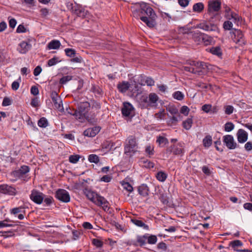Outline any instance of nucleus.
I'll use <instances>...</instances> for the list:
<instances>
[{"instance_id":"obj_1","label":"nucleus","mask_w":252,"mask_h":252,"mask_svg":"<svg viewBox=\"0 0 252 252\" xmlns=\"http://www.w3.org/2000/svg\"><path fill=\"white\" fill-rule=\"evenodd\" d=\"M141 13L144 12L149 17L142 16L140 20L150 28H153L156 25V19L157 17L153 9L145 2L140 4Z\"/></svg>"},{"instance_id":"obj_2","label":"nucleus","mask_w":252,"mask_h":252,"mask_svg":"<svg viewBox=\"0 0 252 252\" xmlns=\"http://www.w3.org/2000/svg\"><path fill=\"white\" fill-rule=\"evenodd\" d=\"M189 65L184 66V70L198 75H203L207 71V65L204 62L196 61L187 62Z\"/></svg>"},{"instance_id":"obj_3","label":"nucleus","mask_w":252,"mask_h":252,"mask_svg":"<svg viewBox=\"0 0 252 252\" xmlns=\"http://www.w3.org/2000/svg\"><path fill=\"white\" fill-rule=\"evenodd\" d=\"M90 103L87 101L80 104L77 110L68 112V114L75 116L76 119H81L86 116L89 110Z\"/></svg>"},{"instance_id":"obj_4","label":"nucleus","mask_w":252,"mask_h":252,"mask_svg":"<svg viewBox=\"0 0 252 252\" xmlns=\"http://www.w3.org/2000/svg\"><path fill=\"white\" fill-rule=\"evenodd\" d=\"M138 148V144L134 136H129L126 141L125 153L130 155L131 153H134Z\"/></svg>"},{"instance_id":"obj_5","label":"nucleus","mask_w":252,"mask_h":252,"mask_svg":"<svg viewBox=\"0 0 252 252\" xmlns=\"http://www.w3.org/2000/svg\"><path fill=\"white\" fill-rule=\"evenodd\" d=\"M51 102L52 103L55 108L59 111H63V107L62 100L56 92H52L50 94Z\"/></svg>"},{"instance_id":"obj_6","label":"nucleus","mask_w":252,"mask_h":252,"mask_svg":"<svg viewBox=\"0 0 252 252\" xmlns=\"http://www.w3.org/2000/svg\"><path fill=\"white\" fill-rule=\"evenodd\" d=\"M230 33L232 39L236 44H238L241 46H243L246 44L244 34L241 30L234 29Z\"/></svg>"},{"instance_id":"obj_7","label":"nucleus","mask_w":252,"mask_h":252,"mask_svg":"<svg viewBox=\"0 0 252 252\" xmlns=\"http://www.w3.org/2000/svg\"><path fill=\"white\" fill-rule=\"evenodd\" d=\"M221 9V1L220 0H212L208 1V13L214 15Z\"/></svg>"},{"instance_id":"obj_8","label":"nucleus","mask_w":252,"mask_h":252,"mask_svg":"<svg viewBox=\"0 0 252 252\" xmlns=\"http://www.w3.org/2000/svg\"><path fill=\"white\" fill-rule=\"evenodd\" d=\"M56 197L60 201L67 203L70 200V195L67 191L64 189H59L56 192Z\"/></svg>"},{"instance_id":"obj_9","label":"nucleus","mask_w":252,"mask_h":252,"mask_svg":"<svg viewBox=\"0 0 252 252\" xmlns=\"http://www.w3.org/2000/svg\"><path fill=\"white\" fill-rule=\"evenodd\" d=\"M159 99L158 95L154 93H150L148 97H146L144 101L147 103V106L150 107H157L158 101Z\"/></svg>"},{"instance_id":"obj_10","label":"nucleus","mask_w":252,"mask_h":252,"mask_svg":"<svg viewBox=\"0 0 252 252\" xmlns=\"http://www.w3.org/2000/svg\"><path fill=\"white\" fill-rule=\"evenodd\" d=\"M197 28L207 32L216 31L218 30L217 25L206 21L198 24Z\"/></svg>"},{"instance_id":"obj_11","label":"nucleus","mask_w":252,"mask_h":252,"mask_svg":"<svg viewBox=\"0 0 252 252\" xmlns=\"http://www.w3.org/2000/svg\"><path fill=\"white\" fill-rule=\"evenodd\" d=\"M223 142L230 150H233L237 148V144L234 141V138L231 135H226L223 137Z\"/></svg>"},{"instance_id":"obj_12","label":"nucleus","mask_w":252,"mask_h":252,"mask_svg":"<svg viewBox=\"0 0 252 252\" xmlns=\"http://www.w3.org/2000/svg\"><path fill=\"white\" fill-rule=\"evenodd\" d=\"M44 197V195L41 192L36 190H33L30 195L31 199L34 203L40 204Z\"/></svg>"},{"instance_id":"obj_13","label":"nucleus","mask_w":252,"mask_h":252,"mask_svg":"<svg viewBox=\"0 0 252 252\" xmlns=\"http://www.w3.org/2000/svg\"><path fill=\"white\" fill-rule=\"evenodd\" d=\"M0 193L9 195H15L17 191L12 186L7 184H3L0 185Z\"/></svg>"},{"instance_id":"obj_14","label":"nucleus","mask_w":252,"mask_h":252,"mask_svg":"<svg viewBox=\"0 0 252 252\" xmlns=\"http://www.w3.org/2000/svg\"><path fill=\"white\" fill-rule=\"evenodd\" d=\"M133 110L134 107L132 104L128 102H125L122 108V114L124 116L129 117Z\"/></svg>"},{"instance_id":"obj_15","label":"nucleus","mask_w":252,"mask_h":252,"mask_svg":"<svg viewBox=\"0 0 252 252\" xmlns=\"http://www.w3.org/2000/svg\"><path fill=\"white\" fill-rule=\"evenodd\" d=\"M237 140L240 143H244L248 139V133L243 129H239L237 133Z\"/></svg>"},{"instance_id":"obj_16","label":"nucleus","mask_w":252,"mask_h":252,"mask_svg":"<svg viewBox=\"0 0 252 252\" xmlns=\"http://www.w3.org/2000/svg\"><path fill=\"white\" fill-rule=\"evenodd\" d=\"M100 127L94 126L89 128L84 131V135L87 137H94L100 130Z\"/></svg>"},{"instance_id":"obj_17","label":"nucleus","mask_w":252,"mask_h":252,"mask_svg":"<svg viewBox=\"0 0 252 252\" xmlns=\"http://www.w3.org/2000/svg\"><path fill=\"white\" fill-rule=\"evenodd\" d=\"M85 194L87 198L95 204H96L97 201L98 197H100L99 194L91 190H86Z\"/></svg>"},{"instance_id":"obj_18","label":"nucleus","mask_w":252,"mask_h":252,"mask_svg":"<svg viewBox=\"0 0 252 252\" xmlns=\"http://www.w3.org/2000/svg\"><path fill=\"white\" fill-rule=\"evenodd\" d=\"M225 17L229 21L231 20V22H233L237 25H239V24L241 23L242 20L241 17L240 16L238 13L234 12L226 15Z\"/></svg>"},{"instance_id":"obj_19","label":"nucleus","mask_w":252,"mask_h":252,"mask_svg":"<svg viewBox=\"0 0 252 252\" xmlns=\"http://www.w3.org/2000/svg\"><path fill=\"white\" fill-rule=\"evenodd\" d=\"M95 205L101 207L104 211H107L109 209L108 201L104 197L101 196L98 197Z\"/></svg>"},{"instance_id":"obj_20","label":"nucleus","mask_w":252,"mask_h":252,"mask_svg":"<svg viewBox=\"0 0 252 252\" xmlns=\"http://www.w3.org/2000/svg\"><path fill=\"white\" fill-rule=\"evenodd\" d=\"M95 205L101 207L104 211H107L109 209L108 201L104 197L101 196L98 197Z\"/></svg>"},{"instance_id":"obj_21","label":"nucleus","mask_w":252,"mask_h":252,"mask_svg":"<svg viewBox=\"0 0 252 252\" xmlns=\"http://www.w3.org/2000/svg\"><path fill=\"white\" fill-rule=\"evenodd\" d=\"M171 150L170 152H172L174 155H179L183 153L184 148L183 143H178L176 145H173L171 146Z\"/></svg>"},{"instance_id":"obj_22","label":"nucleus","mask_w":252,"mask_h":252,"mask_svg":"<svg viewBox=\"0 0 252 252\" xmlns=\"http://www.w3.org/2000/svg\"><path fill=\"white\" fill-rule=\"evenodd\" d=\"M131 85L128 82L126 81H123L117 85L118 91L122 93H125L127 91L131 90Z\"/></svg>"},{"instance_id":"obj_23","label":"nucleus","mask_w":252,"mask_h":252,"mask_svg":"<svg viewBox=\"0 0 252 252\" xmlns=\"http://www.w3.org/2000/svg\"><path fill=\"white\" fill-rule=\"evenodd\" d=\"M130 222L138 227H142L145 230H149V227L148 225L146 224L145 222L142 220L137 219L135 217L130 218Z\"/></svg>"},{"instance_id":"obj_24","label":"nucleus","mask_w":252,"mask_h":252,"mask_svg":"<svg viewBox=\"0 0 252 252\" xmlns=\"http://www.w3.org/2000/svg\"><path fill=\"white\" fill-rule=\"evenodd\" d=\"M29 171V167L26 165H23L21 168L13 172V175L18 178L22 177Z\"/></svg>"},{"instance_id":"obj_25","label":"nucleus","mask_w":252,"mask_h":252,"mask_svg":"<svg viewBox=\"0 0 252 252\" xmlns=\"http://www.w3.org/2000/svg\"><path fill=\"white\" fill-rule=\"evenodd\" d=\"M31 45L25 41L21 42L17 48V50L21 54H25L31 48Z\"/></svg>"},{"instance_id":"obj_26","label":"nucleus","mask_w":252,"mask_h":252,"mask_svg":"<svg viewBox=\"0 0 252 252\" xmlns=\"http://www.w3.org/2000/svg\"><path fill=\"white\" fill-rule=\"evenodd\" d=\"M139 193L143 196L149 195V189L146 184H142L138 188Z\"/></svg>"},{"instance_id":"obj_27","label":"nucleus","mask_w":252,"mask_h":252,"mask_svg":"<svg viewBox=\"0 0 252 252\" xmlns=\"http://www.w3.org/2000/svg\"><path fill=\"white\" fill-rule=\"evenodd\" d=\"M147 236V235L146 234H144V235L141 236V235H138L136 237V242L137 245L142 247L144 245H145L147 243V240H146V237Z\"/></svg>"},{"instance_id":"obj_28","label":"nucleus","mask_w":252,"mask_h":252,"mask_svg":"<svg viewBox=\"0 0 252 252\" xmlns=\"http://www.w3.org/2000/svg\"><path fill=\"white\" fill-rule=\"evenodd\" d=\"M61 44L59 40H52L48 43V50L58 49L61 46Z\"/></svg>"},{"instance_id":"obj_29","label":"nucleus","mask_w":252,"mask_h":252,"mask_svg":"<svg viewBox=\"0 0 252 252\" xmlns=\"http://www.w3.org/2000/svg\"><path fill=\"white\" fill-rule=\"evenodd\" d=\"M202 32H201L199 31H196L194 32L192 35V38L193 40L197 43V44H201V41H202Z\"/></svg>"},{"instance_id":"obj_30","label":"nucleus","mask_w":252,"mask_h":252,"mask_svg":"<svg viewBox=\"0 0 252 252\" xmlns=\"http://www.w3.org/2000/svg\"><path fill=\"white\" fill-rule=\"evenodd\" d=\"M142 79L141 81L143 80V82L141 83V85H145L146 84L149 86H153L155 85V81L152 78L146 76L142 77Z\"/></svg>"},{"instance_id":"obj_31","label":"nucleus","mask_w":252,"mask_h":252,"mask_svg":"<svg viewBox=\"0 0 252 252\" xmlns=\"http://www.w3.org/2000/svg\"><path fill=\"white\" fill-rule=\"evenodd\" d=\"M156 177L158 181L161 182H163L166 180V179L167 177V175L165 172L162 171H158V172H157V173L156 174Z\"/></svg>"},{"instance_id":"obj_32","label":"nucleus","mask_w":252,"mask_h":252,"mask_svg":"<svg viewBox=\"0 0 252 252\" xmlns=\"http://www.w3.org/2000/svg\"><path fill=\"white\" fill-rule=\"evenodd\" d=\"M212 144V138L210 135L206 136L203 139V145L204 147L208 148Z\"/></svg>"},{"instance_id":"obj_33","label":"nucleus","mask_w":252,"mask_h":252,"mask_svg":"<svg viewBox=\"0 0 252 252\" xmlns=\"http://www.w3.org/2000/svg\"><path fill=\"white\" fill-rule=\"evenodd\" d=\"M156 142L159 145L162 147L168 143V139L166 137L161 135L157 136Z\"/></svg>"},{"instance_id":"obj_34","label":"nucleus","mask_w":252,"mask_h":252,"mask_svg":"<svg viewBox=\"0 0 252 252\" xmlns=\"http://www.w3.org/2000/svg\"><path fill=\"white\" fill-rule=\"evenodd\" d=\"M201 43H203L205 45H209L211 43L212 38L208 35L203 33L202 35Z\"/></svg>"},{"instance_id":"obj_35","label":"nucleus","mask_w":252,"mask_h":252,"mask_svg":"<svg viewBox=\"0 0 252 252\" xmlns=\"http://www.w3.org/2000/svg\"><path fill=\"white\" fill-rule=\"evenodd\" d=\"M204 4H203V3L198 2V3H195L193 5L192 9L194 12L200 13L202 11V10L204 9Z\"/></svg>"},{"instance_id":"obj_36","label":"nucleus","mask_w":252,"mask_h":252,"mask_svg":"<svg viewBox=\"0 0 252 252\" xmlns=\"http://www.w3.org/2000/svg\"><path fill=\"white\" fill-rule=\"evenodd\" d=\"M192 119L191 118H188L186 120L183 121V126L185 129L189 130L192 126Z\"/></svg>"},{"instance_id":"obj_37","label":"nucleus","mask_w":252,"mask_h":252,"mask_svg":"<svg viewBox=\"0 0 252 252\" xmlns=\"http://www.w3.org/2000/svg\"><path fill=\"white\" fill-rule=\"evenodd\" d=\"M62 61L60 57L54 56L53 58L48 60V66H51L56 65Z\"/></svg>"},{"instance_id":"obj_38","label":"nucleus","mask_w":252,"mask_h":252,"mask_svg":"<svg viewBox=\"0 0 252 252\" xmlns=\"http://www.w3.org/2000/svg\"><path fill=\"white\" fill-rule=\"evenodd\" d=\"M146 235H147L146 240L148 244L153 245L157 243L158 239L156 235H150L148 233H146Z\"/></svg>"},{"instance_id":"obj_39","label":"nucleus","mask_w":252,"mask_h":252,"mask_svg":"<svg viewBox=\"0 0 252 252\" xmlns=\"http://www.w3.org/2000/svg\"><path fill=\"white\" fill-rule=\"evenodd\" d=\"M210 52L214 55L220 56L222 55L221 49L219 46L213 47L210 49Z\"/></svg>"},{"instance_id":"obj_40","label":"nucleus","mask_w":252,"mask_h":252,"mask_svg":"<svg viewBox=\"0 0 252 252\" xmlns=\"http://www.w3.org/2000/svg\"><path fill=\"white\" fill-rule=\"evenodd\" d=\"M173 97L179 101H181L184 99L185 95L180 91H176L172 94Z\"/></svg>"},{"instance_id":"obj_41","label":"nucleus","mask_w":252,"mask_h":252,"mask_svg":"<svg viewBox=\"0 0 252 252\" xmlns=\"http://www.w3.org/2000/svg\"><path fill=\"white\" fill-rule=\"evenodd\" d=\"M88 160L90 162L97 163L99 161V158L96 155L91 154L88 157Z\"/></svg>"},{"instance_id":"obj_42","label":"nucleus","mask_w":252,"mask_h":252,"mask_svg":"<svg viewBox=\"0 0 252 252\" xmlns=\"http://www.w3.org/2000/svg\"><path fill=\"white\" fill-rule=\"evenodd\" d=\"M145 152L149 157L154 155V148L153 146L147 145L145 148Z\"/></svg>"},{"instance_id":"obj_43","label":"nucleus","mask_w":252,"mask_h":252,"mask_svg":"<svg viewBox=\"0 0 252 252\" xmlns=\"http://www.w3.org/2000/svg\"><path fill=\"white\" fill-rule=\"evenodd\" d=\"M65 55L69 57H75L76 55V52L74 49L66 48L64 50Z\"/></svg>"},{"instance_id":"obj_44","label":"nucleus","mask_w":252,"mask_h":252,"mask_svg":"<svg viewBox=\"0 0 252 252\" xmlns=\"http://www.w3.org/2000/svg\"><path fill=\"white\" fill-rule=\"evenodd\" d=\"M71 76H65L62 77L59 81V83L61 85L66 84L67 82L72 80Z\"/></svg>"},{"instance_id":"obj_45","label":"nucleus","mask_w":252,"mask_h":252,"mask_svg":"<svg viewBox=\"0 0 252 252\" xmlns=\"http://www.w3.org/2000/svg\"><path fill=\"white\" fill-rule=\"evenodd\" d=\"M21 82V77H19V78L17 80L14 81L12 83V85H11L12 89L14 91L17 90L19 88L20 83Z\"/></svg>"},{"instance_id":"obj_46","label":"nucleus","mask_w":252,"mask_h":252,"mask_svg":"<svg viewBox=\"0 0 252 252\" xmlns=\"http://www.w3.org/2000/svg\"><path fill=\"white\" fill-rule=\"evenodd\" d=\"M80 158V156L78 155H71L69 157V161L71 163H76Z\"/></svg>"},{"instance_id":"obj_47","label":"nucleus","mask_w":252,"mask_h":252,"mask_svg":"<svg viewBox=\"0 0 252 252\" xmlns=\"http://www.w3.org/2000/svg\"><path fill=\"white\" fill-rule=\"evenodd\" d=\"M234 128V125L231 122H227L224 125V130L225 131L230 132Z\"/></svg>"},{"instance_id":"obj_48","label":"nucleus","mask_w":252,"mask_h":252,"mask_svg":"<svg viewBox=\"0 0 252 252\" xmlns=\"http://www.w3.org/2000/svg\"><path fill=\"white\" fill-rule=\"evenodd\" d=\"M233 23L232 22L227 20L225 21L223 24V28L225 30H230L232 29Z\"/></svg>"},{"instance_id":"obj_49","label":"nucleus","mask_w":252,"mask_h":252,"mask_svg":"<svg viewBox=\"0 0 252 252\" xmlns=\"http://www.w3.org/2000/svg\"><path fill=\"white\" fill-rule=\"evenodd\" d=\"M123 188L127 190L128 192H131L133 191V187L128 182H124L122 184Z\"/></svg>"},{"instance_id":"obj_50","label":"nucleus","mask_w":252,"mask_h":252,"mask_svg":"<svg viewBox=\"0 0 252 252\" xmlns=\"http://www.w3.org/2000/svg\"><path fill=\"white\" fill-rule=\"evenodd\" d=\"M38 125L41 127H46L47 126V119L44 117L40 118L38 122Z\"/></svg>"},{"instance_id":"obj_51","label":"nucleus","mask_w":252,"mask_h":252,"mask_svg":"<svg viewBox=\"0 0 252 252\" xmlns=\"http://www.w3.org/2000/svg\"><path fill=\"white\" fill-rule=\"evenodd\" d=\"M224 108L225 113L227 115L231 114L234 110V107L232 105H226Z\"/></svg>"},{"instance_id":"obj_52","label":"nucleus","mask_w":252,"mask_h":252,"mask_svg":"<svg viewBox=\"0 0 252 252\" xmlns=\"http://www.w3.org/2000/svg\"><path fill=\"white\" fill-rule=\"evenodd\" d=\"M112 179V176H111L110 175H106L102 176L100 179V181L103 182L105 183H109V182H111Z\"/></svg>"},{"instance_id":"obj_53","label":"nucleus","mask_w":252,"mask_h":252,"mask_svg":"<svg viewBox=\"0 0 252 252\" xmlns=\"http://www.w3.org/2000/svg\"><path fill=\"white\" fill-rule=\"evenodd\" d=\"M92 244L97 248H100L103 246V242L97 239H93L92 240Z\"/></svg>"},{"instance_id":"obj_54","label":"nucleus","mask_w":252,"mask_h":252,"mask_svg":"<svg viewBox=\"0 0 252 252\" xmlns=\"http://www.w3.org/2000/svg\"><path fill=\"white\" fill-rule=\"evenodd\" d=\"M165 114L164 113V110H160L159 112L155 114V117L158 120L163 119L165 117Z\"/></svg>"},{"instance_id":"obj_55","label":"nucleus","mask_w":252,"mask_h":252,"mask_svg":"<svg viewBox=\"0 0 252 252\" xmlns=\"http://www.w3.org/2000/svg\"><path fill=\"white\" fill-rule=\"evenodd\" d=\"M242 242L239 240H234L231 243V245L234 249H235L236 247L242 246Z\"/></svg>"},{"instance_id":"obj_56","label":"nucleus","mask_w":252,"mask_h":252,"mask_svg":"<svg viewBox=\"0 0 252 252\" xmlns=\"http://www.w3.org/2000/svg\"><path fill=\"white\" fill-rule=\"evenodd\" d=\"M9 58L5 53L0 52V63H2L5 61L7 62Z\"/></svg>"},{"instance_id":"obj_57","label":"nucleus","mask_w":252,"mask_h":252,"mask_svg":"<svg viewBox=\"0 0 252 252\" xmlns=\"http://www.w3.org/2000/svg\"><path fill=\"white\" fill-rule=\"evenodd\" d=\"M71 62L76 63H81L82 61V58L80 55L75 56V57H73L70 60Z\"/></svg>"},{"instance_id":"obj_58","label":"nucleus","mask_w":252,"mask_h":252,"mask_svg":"<svg viewBox=\"0 0 252 252\" xmlns=\"http://www.w3.org/2000/svg\"><path fill=\"white\" fill-rule=\"evenodd\" d=\"M91 91L96 94H101V90L100 89L99 87L97 86H95V85H93L92 88H91Z\"/></svg>"},{"instance_id":"obj_59","label":"nucleus","mask_w":252,"mask_h":252,"mask_svg":"<svg viewBox=\"0 0 252 252\" xmlns=\"http://www.w3.org/2000/svg\"><path fill=\"white\" fill-rule=\"evenodd\" d=\"M189 109L187 106H183L181 107L180 110L181 113L184 114L185 116H187L189 113Z\"/></svg>"},{"instance_id":"obj_60","label":"nucleus","mask_w":252,"mask_h":252,"mask_svg":"<svg viewBox=\"0 0 252 252\" xmlns=\"http://www.w3.org/2000/svg\"><path fill=\"white\" fill-rule=\"evenodd\" d=\"M157 249L158 250H161V251H165L167 249L166 245L164 242H160L158 244L157 246Z\"/></svg>"},{"instance_id":"obj_61","label":"nucleus","mask_w":252,"mask_h":252,"mask_svg":"<svg viewBox=\"0 0 252 252\" xmlns=\"http://www.w3.org/2000/svg\"><path fill=\"white\" fill-rule=\"evenodd\" d=\"M130 85H131L132 88H131V90H129V91L133 94L136 93L138 91V85L135 82H134V84L132 83Z\"/></svg>"},{"instance_id":"obj_62","label":"nucleus","mask_w":252,"mask_h":252,"mask_svg":"<svg viewBox=\"0 0 252 252\" xmlns=\"http://www.w3.org/2000/svg\"><path fill=\"white\" fill-rule=\"evenodd\" d=\"M167 110L172 115H177L178 114V110L174 107H169Z\"/></svg>"},{"instance_id":"obj_63","label":"nucleus","mask_w":252,"mask_h":252,"mask_svg":"<svg viewBox=\"0 0 252 252\" xmlns=\"http://www.w3.org/2000/svg\"><path fill=\"white\" fill-rule=\"evenodd\" d=\"M212 108V105L210 104H204L202 106V110L206 113L210 112Z\"/></svg>"},{"instance_id":"obj_64","label":"nucleus","mask_w":252,"mask_h":252,"mask_svg":"<svg viewBox=\"0 0 252 252\" xmlns=\"http://www.w3.org/2000/svg\"><path fill=\"white\" fill-rule=\"evenodd\" d=\"M244 148L247 151H250L252 150V142H247L244 146Z\"/></svg>"}]
</instances>
